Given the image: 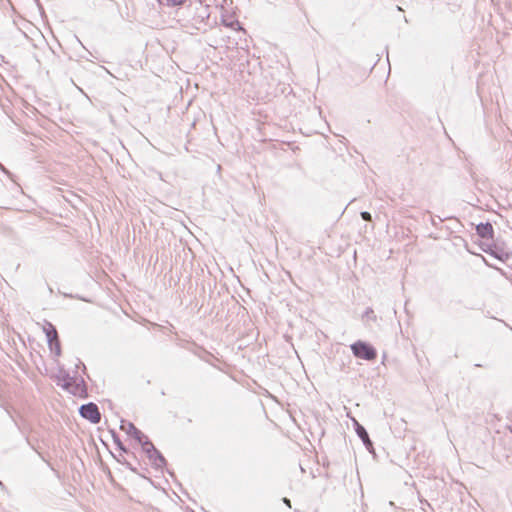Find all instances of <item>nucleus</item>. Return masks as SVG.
Segmentation results:
<instances>
[{
	"label": "nucleus",
	"mask_w": 512,
	"mask_h": 512,
	"mask_svg": "<svg viewBox=\"0 0 512 512\" xmlns=\"http://www.w3.org/2000/svg\"><path fill=\"white\" fill-rule=\"evenodd\" d=\"M62 387L78 397H85L87 395L86 385L82 378L67 376L63 379Z\"/></svg>",
	"instance_id": "nucleus-1"
},
{
	"label": "nucleus",
	"mask_w": 512,
	"mask_h": 512,
	"mask_svg": "<svg viewBox=\"0 0 512 512\" xmlns=\"http://www.w3.org/2000/svg\"><path fill=\"white\" fill-rule=\"evenodd\" d=\"M144 452L147 454L151 464L157 468H163L166 465V460L163 455L154 447L153 443L149 439L144 440L141 445Z\"/></svg>",
	"instance_id": "nucleus-2"
},
{
	"label": "nucleus",
	"mask_w": 512,
	"mask_h": 512,
	"mask_svg": "<svg viewBox=\"0 0 512 512\" xmlns=\"http://www.w3.org/2000/svg\"><path fill=\"white\" fill-rule=\"evenodd\" d=\"M351 350L357 358L364 360H374L377 356L376 350L369 344L362 341H357L352 344Z\"/></svg>",
	"instance_id": "nucleus-3"
},
{
	"label": "nucleus",
	"mask_w": 512,
	"mask_h": 512,
	"mask_svg": "<svg viewBox=\"0 0 512 512\" xmlns=\"http://www.w3.org/2000/svg\"><path fill=\"white\" fill-rule=\"evenodd\" d=\"M80 415L89 420L93 424H97L101 420V415L98 406L95 403L84 404L79 408Z\"/></svg>",
	"instance_id": "nucleus-4"
},
{
	"label": "nucleus",
	"mask_w": 512,
	"mask_h": 512,
	"mask_svg": "<svg viewBox=\"0 0 512 512\" xmlns=\"http://www.w3.org/2000/svg\"><path fill=\"white\" fill-rule=\"evenodd\" d=\"M121 429L125 431L127 434L133 436L141 445L144 440L148 439L146 435H144L135 425L131 422L122 421Z\"/></svg>",
	"instance_id": "nucleus-5"
},
{
	"label": "nucleus",
	"mask_w": 512,
	"mask_h": 512,
	"mask_svg": "<svg viewBox=\"0 0 512 512\" xmlns=\"http://www.w3.org/2000/svg\"><path fill=\"white\" fill-rule=\"evenodd\" d=\"M43 331L47 337L50 350H53L54 341L58 340V333L56 328L50 322H46L43 327Z\"/></svg>",
	"instance_id": "nucleus-6"
},
{
	"label": "nucleus",
	"mask_w": 512,
	"mask_h": 512,
	"mask_svg": "<svg viewBox=\"0 0 512 512\" xmlns=\"http://www.w3.org/2000/svg\"><path fill=\"white\" fill-rule=\"evenodd\" d=\"M354 424H355V431H356L357 435L362 440L365 447L367 449H370L372 447V442L369 438V435H368L366 429L362 425H360L356 420H354Z\"/></svg>",
	"instance_id": "nucleus-7"
},
{
	"label": "nucleus",
	"mask_w": 512,
	"mask_h": 512,
	"mask_svg": "<svg viewBox=\"0 0 512 512\" xmlns=\"http://www.w3.org/2000/svg\"><path fill=\"white\" fill-rule=\"evenodd\" d=\"M477 232L481 237H491L492 236V226L491 224H480L477 226Z\"/></svg>",
	"instance_id": "nucleus-8"
},
{
	"label": "nucleus",
	"mask_w": 512,
	"mask_h": 512,
	"mask_svg": "<svg viewBox=\"0 0 512 512\" xmlns=\"http://www.w3.org/2000/svg\"><path fill=\"white\" fill-rule=\"evenodd\" d=\"M51 351L54 352L55 356H57V357L60 356L61 347H60L59 339L54 341L53 350H51Z\"/></svg>",
	"instance_id": "nucleus-9"
},
{
	"label": "nucleus",
	"mask_w": 512,
	"mask_h": 512,
	"mask_svg": "<svg viewBox=\"0 0 512 512\" xmlns=\"http://www.w3.org/2000/svg\"><path fill=\"white\" fill-rule=\"evenodd\" d=\"M185 0H166L167 4L169 5H180L184 2Z\"/></svg>",
	"instance_id": "nucleus-10"
},
{
	"label": "nucleus",
	"mask_w": 512,
	"mask_h": 512,
	"mask_svg": "<svg viewBox=\"0 0 512 512\" xmlns=\"http://www.w3.org/2000/svg\"><path fill=\"white\" fill-rule=\"evenodd\" d=\"M361 216H362V218H363L364 220H366V221H370V220H371V215H370V213H368V212H362V213H361Z\"/></svg>",
	"instance_id": "nucleus-11"
},
{
	"label": "nucleus",
	"mask_w": 512,
	"mask_h": 512,
	"mask_svg": "<svg viewBox=\"0 0 512 512\" xmlns=\"http://www.w3.org/2000/svg\"><path fill=\"white\" fill-rule=\"evenodd\" d=\"M283 502L289 507L291 508V501L288 499V498H283Z\"/></svg>",
	"instance_id": "nucleus-12"
},
{
	"label": "nucleus",
	"mask_w": 512,
	"mask_h": 512,
	"mask_svg": "<svg viewBox=\"0 0 512 512\" xmlns=\"http://www.w3.org/2000/svg\"><path fill=\"white\" fill-rule=\"evenodd\" d=\"M370 313L372 314L373 310H369V311L366 312L367 315H369Z\"/></svg>",
	"instance_id": "nucleus-13"
}]
</instances>
